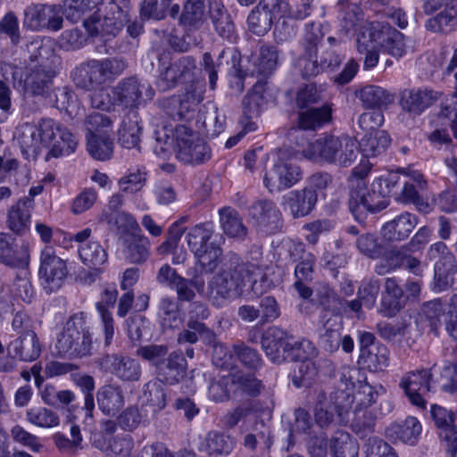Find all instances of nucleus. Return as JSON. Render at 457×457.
I'll return each instance as SVG.
<instances>
[{
	"mask_svg": "<svg viewBox=\"0 0 457 457\" xmlns=\"http://www.w3.org/2000/svg\"><path fill=\"white\" fill-rule=\"evenodd\" d=\"M196 123H201L200 129L208 137L220 135L224 129L225 117L220 115L216 107L212 106L210 111H199Z\"/></svg>",
	"mask_w": 457,
	"mask_h": 457,
	"instance_id": "53",
	"label": "nucleus"
},
{
	"mask_svg": "<svg viewBox=\"0 0 457 457\" xmlns=\"http://www.w3.org/2000/svg\"><path fill=\"white\" fill-rule=\"evenodd\" d=\"M303 178L302 168L290 160L278 158L263 176V185L270 193L289 189Z\"/></svg>",
	"mask_w": 457,
	"mask_h": 457,
	"instance_id": "12",
	"label": "nucleus"
},
{
	"mask_svg": "<svg viewBox=\"0 0 457 457\" xmlns=\"http://www.w3.org/2000/svg\"><path fill=\"white\" fill-rule=\"evenodd\" d=\"M176 156L185 164L200 165L212 157L208 144L187 125H178L174 131Z\"/></svg>",
	"mask_w": 457,
	"mask_h": 457,
	"instance_id": "8",
	"label": "nucleus"
},
{
	"mask_svg": "<svg viewBox=\"0 0 457 457\" xmlns=\"http://www.w3.org/2000/svg\"><path fill=\"white\" fill-rule=\"evenodd\" d=\"M292 340L293 337L286 330L271 326L262 335V348L272 362L282 363L285 361V354Z\"/></svg>",
	"mask_w": 457,
	"mask_h": 457,
	"instance_id": "20",
	"label": "nucleus"
},
{
	"mask_svg": "<svg viewBox=\"0 0 457 457\" xmlns=\"http://www.w3.org/2000/svg\"><path fill=\"white\" fill-rule=\"evenodd\" d=\"M418 221L419 218L415 214L403 212L383 225L381 235L390 242L403 241L410 236Z\"/></svg>",
	"mask_w": 457,
	"mask_h": 457,
	"instance_id": "28",
	"label": "nucleus"
},
{
	"mask_svg": "<svg viewBox=\"0 0 457 457\" xmlns=\"http://www.w3.org/2000/svg\"><path fill=\"white\" fill-rule=\"evenodd\" d=\"M205 21V1L187 0L184 4L179 22L187 29H199Z\"/></svg>",
	"mask_w": 457,
	"mask_h": 457,
	"instance_id": "41",
	"label": "nucleus"
},
{
	"mask_svg": "<svg viewBox=\"0 0 457 457\" xmlns=\"http://www.w3.org/2000/svg\"><path fill=\"white\" fill-rule=\"evenodd\" d=\"M318 202L317 191L303 187L289 191L283 196V204L289 210L294 219L309 215Z\"/></svg>",
	"mask_w": 457,
	"mask_h": 457,
	"instance_id": "24",
	"label": "nucleus"
},
{
	"mask_svg": "<svg viewBox=\"0 0 457 457\" xmlns=\"http://www.w3.org/2000/svg\"><path fill=\"white\" fill-rule=\"evenodd\" d=\"M203 93L196 89H189L179 99L171 98L170 104L177 107L176 112H169V115L174 120H190L195 117L199 104L203 101Z\"/></svg>",
	"mask_w": 457,
	"mask_h": 457,
	"instance_id": "32",
	"label": "nucleus"
},
{
	"mask_svg": "<svg viewBox=\"0 0 457 457\" xmlns=\"http://www.w3.org/2000/svg\"><path fill=\"white\" fill-rule=\"evenodd\" d=\"M72 79L77 87L86 90H95L107 79L97 60H91L76 68Z\"/></svg>",
	"mask_w": 457,
	"mask_h": 457,
	"instance_id": "27",
	"label": "nucleus"
},
{
	"mask_svg": "<svg viewBox=\"0 0 457 457\" xmlns=\"http://www.w3.org/2000/svg\"><path fill=\"white\" fill-rule=\"evenodd\" d=\"M26 420L39 428H50L59 425V415L46 407L36 406L26 411Z\"/></svg>",
	"mask_w": 457,
	"mask_h": 457,
	"instance_id": "56",
	"label": "nucleus"
},
{
	"mask_svg": "<svg viewBox=\"0 0 457 457\" xmlns=\"http://www.w3.org/2000/svg\"><path fill=\"white\" fill-rule=\"evenodd\" d=\"M316 348L314 345L307 340L302 339L295 341L294 339L289 342V348L285 354V361H309L310 358L315 356Z\"/></svg>",
	"mask_w": 457,
	"mask_h": 457,
	"instance_id": "61",
	"label": "nucleus"
},
{
	"mask_svg": "<svg viewBox=\"0 0 457 457\" xmlns=\"http://www.w3.org/2000/svg\"><path fill=\"white\" fill-rule=\"evenodd\" d=\"M303 155L312 161L349 167L359 156L358 142L349 136L323 135L308 145Z\"/></svg>",
	"mask_w": 457,
	"mask_h": 457,
	"instance_id": "3",
	"label": "nucleus"
},
{
	"mask_svg": "<svg viewBox=\"0 0 457 457\" xmlns=\"http://www.w3.org/2000/svg\"><path fill=\"white\" fill-rule=\"evenodd\" d=\"M71 379L84 394V406L82 409L85 411L86 418L92 419L96 406L94 397L96 383L94 378L85 373L76 372L71 375Z\"/></svg>",
	"mask_w": 457,
	"mask_h": 457,
	"instance_id": "50",
	"label": "nucleus"
},
{
	"mask_svg": "<svg viewBox=\"0 0 457 457\" xmlns=\"http://www.w3.org/2000/svg\"><path fill=\"white\" fill-rule=\"evenodd\" d=\"M154 96L152 86L139 81L136 77L123 79L112 88L114 104L129 111L136 110L142 101L152 100Z\"/></svg>",
	"mask_w": 457,
	"mask_h": 457,
	"instance_id": "13",
	"label": "nucleus"
},
{
	"mask_svg": "<svg viewBox=\"0 0 457 457\" xmlns=\"http://www.w3.org/2000/svg\"><path fill=\"white\" fill-rule=\"evenodd\" d=\"M68 273L66 261L56 254L53 246L46 245L40 253L38 276L46 293L60 289Z\"/></svg>",
	"mask_w": 457,
	"mask_h": 457,
	"instance_id": "11",
	"label": "nucleus"
},
{
	"mask_svg": "<svg viewBox=\"0 0 457 457\" xmlns=\"http://www.w3.org/2000/svg\"><path fill=\"white\" fill-rule=\"evenodd\" d=\"M426 258L436 261L434 290L443 292L451 287L457 274V261L449 247L444 242L437 241L428 247Z\"/></svg>",
	"mask_w": 457,
	"mask_h": 457,
	"instance_id": "9",
	"label": "nucleus"
},
{
	"mask_svg": "<svg viewBox=\"0 0 457 457\" xmlns=\"http://www.w3.org/2000/svg\"><path fill=\"white\" fill-rule=\"evenodd\" d=\"M208 13L214 31L223 39L234 42L237 34L231 14L222 1H208Z\"/></svg>",
	"mask_w": 457,
	"mask_h": 457,
	"instance_id": "25",
	"label": "nucleus"
},
{
	"mask_svg": "<svg viewBox=\"0 0 457 457\" xmlns=\"http://www.w3.org/2000/svg\"><path fill=\"white\" fill-rule=\"evenodd\" d=\"M127 331L129 339L134 344H139L144 339L151 338L152 325L145 317L136 315L127 320Z\"/></svg>",
	"mask_w": 457,
	"mask_h": 457,
	"instance_id": "57",
	"label": "nucleus"
},
{
	"mask_svg": "<svg viewBox=\"0 0 457 457\" xmlns=\"http://www.w3.org/2000/svg\"><path fill=\"white\" fill-rule=\"evenodd\" d=\"M249 216L253 226L259 233L273 235L282 230V214L272 200L255 201L249 208Z\"/></svg>",
	"mask_w": 457,
	"mask_h": 457,
	"instance_id": "14",
	"label": "nucleus"
},
{
	"mask_svg": "<svg viewBox=\"0 0 457 457\" xmlns=\"http://www.w3.org/2000/svg\"><path fill=\"white\" fill-rule=\"evenodd\" d=\"M99 368L114 375L122 381L135 382L141 377V366L139 362L122 354H105L96 361Z\"/></svg>",
	"mask_w": 457,
	"mask_h": 457,
	"instance_id": "18",
	"label": "nucleus"
},
{
	"mask_svg": "<svg viewBox=\"0 0 457 457\" xmlns=\"http://www.w3.org/2000/svg\"><path fill=\"white\" fill-rule=\"evenodd\" d=\"M187 275L190 276L189 278L181 276L173 286V289L176 290L178 300L179 301H192L195 296L194 288L199 294H203L204 291L205 281L201 274L195 271L192 275L190 273Z\"/></svg>",
	"mask_w": 457,
	"mask_h": 457,
	"instance_id": "49",
	"label": "nucleus"
},
{
	"mask_svg": "<svg viewBox=\"0 0 457 457\" xmlns=\"http://www.w3.org/2000/svg\"><path fill=\"white\" fill-rule=\"evenodd\" d=\"M55 348L61 355L83 358L93 353V332L84 312L73 313L58 335Z\"/></svg>",
	"mask_w": 457,
	"mask_h": 457,
	"instance_id": "4",
	"label": "nucleus"
},
{
	"mask_svg": "<svg viewBox=\"0 0 457 457\" xmlns=\"http://www.w3.org/2000/svg\"><path fill=\"white\" fill-rule=\"evenodd\" d=\"M278 57L277 46L270 44L261 45L254 62L256 71L264 76L271 74L278 66Z\"/></svg>",
	"mask_w": 457,
	"mask_h": 457,
	"instance_id": "52",
	"label": "nucleus"
},
{
	"mask_svg": "<svg viewBox=\"0 0 457 457\" xmlns=\"http://www.w3.org/2000/svg\"><path fill=\"white\" fill-rule=\"evenodd\" d=\"M210 315V311L205 303L195 301L189 304L187 311V326L190 329H194L199 332H205L206 338L212 342L213 341L215 335L214 333L206 327L204 320H206Z\"/></svg>",
	"mask_w": 457,
	"mask_h": 457,
	"instance_id": "48",
	"label": "nucleus"
},
{
	"mask_svg": "<svg viewBox=\"0 0 457 457\" xmlns=\"http://www.w3.org/2000/svg\"><path fill=\"white\" fill-rule=\"evenodd\" d=\"M220 222L223 232L229 237L245 240L248 229L243 222L238 212L230 206L219 210Z\"/></svg>",
	"mask_w": 457,
	"mask_h": 457,
	"instance_id": "37",
	"label": "nucleus"
},
{
	"mask_svg": "<svg viewBox=\"0 0 457 457\" xmlns=\"http://www.w3.org/2000/svg\"><path fill=\"white\" fill-rule=\"evenodd\" d=\"M333 403L327 399L326 394L320 392L317 395L316 404L314 407V417L316 423L320 428H327L335 420L336 414L340 418L348 412L352 407V398L350 395H345L342 393V399H340L337 393H335L331 397Z\"/></svg>",
	"mask_w": 457,
	"mask_h": 457,
	"instance_id": "17",
	"label": "nucleus"
},
{
	"mask_svg": "<svg viewBox=\"0 0 457 457\" xmlns=\"http://www.w3.org/2000/svg\"><path fill=\"white\" fill-rule=\"evenodd\" d=\"M19 140L23 154L33 160L46 148H50L46 161L50 157L69 155L78 145L76 137L53 119H41L37 126L27 127Z\"/></svg>",
	"mask_w": 457,
	"mask_h": 457,
	"instance_id": "1",
	"label": "nucleus"
},
{
	"mask_svg": "<svg viewBox=\"0 0 457 457\" xmlns=\"http://www.w3.org/2000/svg\"><path fill=\"white\" fill-rule=\"evenodd\" d=\"M98 409L105 416L114 417L124 407L125 395L120 386L105 384L96 391Z\"/></svg>",
	"mask_w": 457,
	"mask_h": 457,
	"instance_id": "26",
	"label": "nucleus"
},
{
	"mask_svg": "<svg viewBox=\"0 0 457 457\" xmlns=\"http://www.w3.org/2000/svg\"><path fill=\"white\" fill-rule=\"evenodd\" d=\"M187 368V363L183 353L175 351L164 358L157 373L166 383L173 385L184 378Z\"/></svg>",
	"mask_w": 457,
	"mask_h": 457,
	"instance_id": "33",
	"label": "nucleus"
},
{
	"mask_svg": "<svg viewBox=\"0 0 457 457\" xmlns=\"http://www.w3.org/2000/svg\"><path fill=\"white\" fill-rule=\"evenodd\" d=\"M426 28L433 32L445 34L453 31L457 28V3L451 2L436 16L430 18Z\"/></svg>",
	"mask_w": 457,
	"mask_h": 457,
	"instance_id": "46",
	"label": "nucleus"
},
{
	"mask_svg": "<svg viewBox=\"0 0 457 457\" xmlns=\"http://www.w3.org/2000/svg\"><path fill=\"white\" fill-rule=\"evenodd\" d=\"M34 208V200L29 196H24L12 205L9 210L7 223L11 230L17 234H22L27 229L31 211Z\"/></svg>",
	"mask_w": 457,
	"mask_h": 457,
	"instance_id": "34",
	"label": "nucleus"
},
{
	"mask_svg": "<svg viewBox=\"0 0 457 457\" xmlns=\"http://www.w3.org/2000/svg\"><path fill=\"white\" fill-rule=\"evenodd\" d=\"M79 255L81 262L94 270L93 275L97 277L102 272L101 266L107 262V253L97 241H87L79 245Z\"/></svg>",
	"mask_w": 457,
	"mask_h": 457,
	"instance_id": "38",
	"label": "nucleus"
},
{
	"mask_svg": "<svg viewBox=\"0 0 457 457\" xmlns=\"http://www.w3.org/2000/svg\"><path fill=\"white\" fill-rule=\"evenodd\" d=\"M378 32L376 37H378V44L385 51L395 58H401L405 54L404 36L400 31L388 25H375Z\"/></svg>",
	"mask_w": 457,
	"mask_h": 457,
	"instance_id": "36",
	"label": "nucleus"
},
{
	"mask_svg": "<svg viewBox=\"0 0 457 457\" xmlns=\"http://www.w3.org/2000/svg\"><path fill=\"white\" fill-rule=\"evenodd\" d=\"M29 261V244L17 242L8 233H0V262L11 267L28 266Z\"/></svg>",
	"mask_w": 457,
	"mask_h": 457,
	"instance_id": "22",
	"label": "nucleus"
},
{
	"mask_svg": "<svg viewBox=\"0 0 457 457\" xmlns=\"http://www.w3.org/2000/svg\"><path fill=\"white\" fill-rule=\"evenodd\" d=\"M229 57L232 68L235 70V75L242 80L244 75L243 71L237 67L240 62V54L235 47H228L222 49L216 61L213 60L212 55L209 52H205L200 62L201 70L208 76L210 88L214 90L216 88L218 80V71L222 66L223 59ZM242 83V81H240Z\"/></svg>",
	"mask_w": 457,
	"mask_h": 457,
	"instance_id": "19",
	"label": "nucleus"
},
{
	"mask_svg": "<svg viewBox=\"0 0 457 457\" xmlns=\"http://www.w3.org/2000/svg\"><path fill=\"white\" fill-rule=\"evenodd\" d=\"M361 378H364V374L355 367H342L339 377L338 390L336 392L338 394L340 399H342V393L345 395H350L352 398V403L355 399L353 395L354 388L360 386L363 381Z\"/></svg>",
	"mask_w": 457,
	"mask_h": 457,
	"instance_id": "55",
	"label": "nucleus"
},
{
	"mask_svg": "<svg viewBox=\"0 0 457 457\" xmlns=\"http://www.w3.org/2000/svg\"><path fill=\"white\" fill-rule=\"evenodd\" d=\"M375 427V417L366 407L356 405L353 410L352 420L353 430L361 437H365L373 433Z\"/></svg>",
	"mask_w": 457,
	"mask_h": 457,
	"instance_id": "58",
	"label": "nucleus"
},
{
	"mask_svg": "<svg viewBox=\"0 0 457 457\" xmlns=\"http://www.w3.org/2000/svg\"><path fill=\"white\" fill-rule=\"evenodd\" d=\"M126 21L122 8L113 0H109L107 4H101L97 11L84 21L83 25L89 36H100L108 40L119 34Z\"/></svg>",
	"mask_w": 457,
	"mask_h": 457,
	"instance_id": "6",
	"label": "nucleus"
},
{
	"mask_svg": "<svg viewBox=\"0 0 457 457\" xmlns=\"http://www.w3.org/2000/svg\"><path fill=\"white\" fill-rule=\"evenodd\" d=\"M1 72L4 79L11 80L14 89L33 96L43 95L54 77L53 72L42 64L32 63L27 67L25 73L22 66L4 62L1 65Z\"/></svg>",
	"mask_w": 457,
	"mask_h": 457,
	"instance_id": "5",
	"label": "nucleus"
},
{
	"mask_svg": "<svg viewBox=\"0 0 457 457\" xmlns=\"http://www.w3.org/2000/svg\"><path fill=\"white\" fill-rule=\"evenodd\" d=\"M378 32L375 25L367 29L357 38V51L360 54L364 55L363 69L370 71L373 69L378 62L379 53L378 49V37L376 33Z\"/></svg>",
	"mask_w": 457,
	"mask_h": 457,
	"instance_id": "30",
	"label": "nucleus"
},
{
	"mask_svg": "<svg viewBox=\"0 0 457 457\" xmlns=\"http://www.w3.org/2000/svg\"><path fill=\"white\" fill-rule=\"evenodd\" d=\"M344 42L342 37H328L327 45H321L320 50L313 53V57L303 60L302 77L305 79L316 77L323 72L334 71L345 59V54L339 50Z\"/></svg>",
	"mask_w": 457,
	"mask_h": 457,
	"instance_id": "7",
	"label": "nucleus"
},
{
	"mask_svg": "<svg viewBox=\"0 0 457 457\" xmlns=\"http://www.w3.org/2000/svg\"><path fill=\"white\" fill-rule=\"evenodd\" d=\"M259 272L256 264L244 262L237 253L228 252L220 270L208 283V298L212 304L220 306L227 300L239 296L247 283L254 289Z\"/></svg>",
	"mask_w": 457,
	"mask_h": 457,
	"instance_id": "2",
	"label": "nucleus"
},
{
	"mask_svg": "<svg viewBox=\"0 0 457 457\" xmlns=\"http://www.w3.org/2000/svg\"><path fill=\"white\" fill-rule=\"evenodd\" d=\"M273 21L270 18V14L264 12L259 4H257L249 13L247 17L248 29L257 36L265 35L272 27Z\"/></svg>",
	"mask_w": 457,
	"mask_h": 457,
	"instance_id": "62",
	"label": "nucleus"
},
{
	"mask_svg": "<svg viewBox=\"0 0 457 457\" xmlns=\"http://www.w3.org/2000/svg\"><path fill=\"white\" fill-rule=\"evenodd\" d=\"M389 135L384 130H376L366 135L358 143L359 153L361 152L367 159L376 157L386 152L390 145Z\"/></svg>",
	"mask_w": 457,
	"mask_h": 457,
	"instance_id": "42",
	"label": "nucleus"
},
{
	"mask_svg": "<svg viewBox=\"0 0 457 457\" xmlns=\"http://www.w3.org/2000/svg\"><path fill=\"white\" fill-rule=\"evenodd\" d=\"M332 119L331 108L325 104L320 108H312L298 113L299 128L305 130H315L329 123Z\"/></svg>",
	"mask_w": 457,
	"mask_h": 457,
	"instance_id": "43",
	"label": "nucleus"
},
{
	"mask_svg": "<svg viewBox=\"0 0 457 457\" xmlns=\"http://www.w3.org/2000/svg\"><path fill=\"white\" fill-rule=\"evenodd\" d=\"M359 191H353L349 195V210L354 219L362 223L367 218L368 212L375 213L386 208L389 204L388 199L378 195L377 192L367 188V184L361 183L356 185Z\"/></svg>",
	"mask_w": 457,
	"mask_h": 457,
	"instance_id": "16",
	"label": "nucleus"
},
{
	"mask_svg": "<svg viewBox=\"0 0 457 457\" xmlns=\"http://www.w3.org/2000/svg\"><path fill=\"white\" fill-rule=\"evenodd\" d=\"M137 110L129 111L123 117L119 129V142L121 146L131 149L139 147L142 127Z\"/></svg>",
	"mask_w": 457,
	"mask_h": 457,
	"instance_id": "35",
	"label": "nucleus"
},
{
	"mask_svg": "<svg viewBox=\"0 0 457 457\" xmlns=\"http://www.w3.org/2000/svg\"><path fill=\"white\" fill-rule=\"evenodd\" d=\"M197 262L205 273L213 272L219 265L222 250L220 246L211 243L210 245L194 253Z\"/></svg>",
	"mask_w": 457,
	"mask_h": 457,
	"instance_id": "63",
	"label": "nucleus"
},
{
	"mask_svg": "<svg viewBox=\"0 0 457 457\" xmlns=\"http://www.w3.org/2000/svg\"><path fill=\"white\" fill-rule=\"evenodd\" d=\"M150 249L151 244L146 237L133 234L125 240V259L134 264L144 263L150 256Z\"/></svg>",
	"mask_w": 457,
	"mask_h": 457,
	"instance_id": "40",
	"label": "nucleus"
},
{
	"mask_svg": "<svg viewBox=\"0 0 457 457\" xmlns=\"http://www.w3.org/2000/svg\"><path fill=\"white\" fill-rule=\"evenodd\" d=\"M366 108L386 107L394 102V95L381 87L368 85L356 93Z\"/></svg>",
	"mask_w": 457,
	"mask_h": 457,
	"instance_id": "44",
	"label": "nucleus"
},
{
	"mask_svg": "<svg viewBox=\"0 0 457 457\" xmlns=\"http://www.w3.org/2000/svg\"><path fill=\"white\" fill-rule=\"evenodd\" d=\"M213 227L212 222H204L189 229L187 241L188 247L194 253L210 245L209 240L213 235Z\"/></svg>",
	"mask_w": 457,
	"mask_h": 457,
	"instance_id": "54",
	"label": "nucleus"
},
{
	"mask_svg": "<svg viewBox=\"0 0 457 457\" xmlns=\"http://www.w3.org/2000/svg\"><path fill=\"white\" fill-rule=\"evenodd\" d=\"M263 103V85L254 84L252 90L243 99L244 116L241 120H251L260 114V108Z\"/></svg>",
	"mask_w": 457,
	"mask_h": 457,
	"instance_id": "60",
	"label": "nucleus"
},
{
	"mask_svg": "<svg viewBox=\"0 0 457 457\" xmlns=\"http://www.w3.org/2000/svg\"><path fill=\"white\" fill-rule=\"evenodd\" d=\"M437 100V93L428 88H406L400 93L399 105L411 116L420 115Z\"/></svg>",
	"mask_w": 457,
	"mask_h": 457,
	"instance_id": "23",
	"label": "nucleus"
},
{
	"mask_svg": "<svg viewBox=\"0 0 457 457\" xmlns=\"http://www.w3.org/2000/svg\"><path fill=\"white\" fill-rule=\"evenodd\" d=\"M341 15V29L338 37L344 38V37H347L355 32L362 20V12L359 5L350 3L345 5Z\"/></svg>",
	"mask_w": 457,
	"mask_h": 457,
	"instance_id": "59",
	"label": "nucleus"
},
{
	"mask_svg": "<svg viewBox=\"0 0 457 457\" xmlns=\"http://www.w3.org/2000/svg\"><path fill=\"white\" fill-rule=\"evenodd\" d=\"M62 15L63 11L60 5L31 4L23 11L22 25L31 31H57L62 28Z\"/></svg>",
	"mask_w": 457,
	"mask_h": 457,
	"instance_id": "10",
	"label": "nucleus"
},
{
	"mask_svg": "<svg viewBox=\"0 0 457 457\" xmlns=\"http://www.w3.org/2000/svg\"><path fill=\"white\" fill-rule=\"evenodd\" d=\"M87 149L92 158L97 161H106L113 154V140L109 134L87 136Z\"/></svg>",
	"mask_w": 457,
	"mask_h": 457,
	"instance_id": "51",
	"label": "nucleus"
},
{
	"mask_svg": "<svg viewBox=\"0 0 457 457\" xmlns=\"http://www.w3.org/2000/svg\"><path fill=\"white\" fill-rule=\"evenodd\" d=\"M342 321L338 317L328 318L319 331L320 346L328 353L336 352L342 341Z\"/></svg>",
	"mask_w": 457,
	"mask_h": 457,
	"instance_id": "39",
	"label": "nucleus"
},
{
	"mask_svg": "<svg viewBox=\"0 0 457 457\" xmlns=\"http://www.w3.org/2000/svg\"><path fill=\"white\" fill-rule=\"evenodd\" d=\"M206 443L208 453L215 455H228L235 445L228 435L216 431L208 433Z\"/></svg>",
	"mask_w": 457,
	"mask_h": 457,
	"instance_id": "64",
	"label": "nucleus"
},
{
	"mask_svg": "<svg viewBox=\"0 0 457 457\" xmlns=\"http://www.w3.org/2000/svg\"><path fill=\"white\" fill-rule=\"evenodd\" d=\"M157 315L163 328H176L183 321L178 301L170 296L161 298Z\"/></svg>",
	"mask_w": 457,
	"mask_h": 457,
	"instance_id": "47",
	"label": "nucleus"
},
{
	"mask_svg": "<svg viewBox=\"0 0 457 457\" xmlns=\"http://www.w3.org/2000/svg\"><path fill=\"white\" fill-rule=\"evenodd\" d=\"M329 447L333 457H359L357 441L345 431H336L330 438Z\"/></svg>",
	"mask_w": 457,
	"mask_h": 457,
	"instance_id": "45",
	"label": "nucleus"
},
{
	"mask_svg": "<svg viewBox=\"0 0 457 457\" xmlns=\"http://www.w3.org/2000/svg\"><path fill=\"white\" fill-rule=\"evenodd\" d=\"M421 433V424L417 418L409 416L405 420L391 424L386 435L391 440L414 445Z\"/></svg>",
	"mask_w": 457,
	"mask_h": 457,
	"instance_id": "31",
	"label": "nucleus"
},
{
	"mask_svg": "<svg viewBox=\"0 0 457 457\" xmlns=\"http://www.w3.org/2000/svg\"><path fill=\"white\" fill-rule=\"evenodd\" d=\"M8 352L21 361H33L41 353V345L33 330H25L18 338L10 343Z\"/></svg>",
	"mask_w": 457,
	"mask_h": 457,
	"instance_id": "29",
	"label": "nucleus"
},
{
	"mask_svg": "<svg viewBox=\"0 0 457 457\" xmlns=\"http://www.w3.org/2000/svg\"><path fill=\"white\" fill-rule=\"evenodd\" d=\"M427 189V180L422 173L411 170L403 177L398 184V195H400L405 203L413 204L420 211L426 212L428 204L425 202L421 194Z\"/></svg>",
	"mask_w": 457,
	"mask_h": 457,
	"instance_id": "21",
	"label": "nucleus"
},
{
	"mask_svg": "<svg viewBox=\"0 0 457 457\" xmlns=\"http://www.w3.org/2000/svg\"><path fill=\"white\" fill-rule=\"evenodd\" d=\"M432 378L431 369L416 370L404 374L399 386L413 406L424 410L428 402L427 396L431 392Z\"/></svg>",
	"mask_w": 457,
	"mask_h": 457,
	"instance_id": "15",
	"label": "nucleus"
}]
</instances>
